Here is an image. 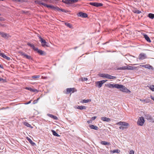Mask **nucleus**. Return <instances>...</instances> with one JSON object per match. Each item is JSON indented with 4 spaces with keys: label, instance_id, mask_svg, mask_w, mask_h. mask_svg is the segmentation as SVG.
<instances>
[{
    "label": "nucleus",
    "instance_id": "26",
    "mask_svg": "<svg viewBox=\"0 0 154 154\" xmlns=\"http://www.w3.org/2000/svg\"><path fill=\"white\" fill-rule=\"evenodd\" d=\"M90 101H91L90 99L83 100L80 101V103H87Z\"/></svg>",
    "mask_w": 154,
    "mask_h": 154
},
{
    "label": "nucleus",
    "instance_id": "64",
    "mask_svg": "<svg viewBox=\"0 0 154 154\" xmlns=\"http://www.w3.org/2000/svg\"><path fill=\"white\" fill-rule=\"evenodd\" d=\"M122 67V68H123V67H125H125Z\"/></svg>",
    "mask_w": 154,
    "mask_h": 154
},
{
    "label": "nucleus",
    "instance_id": "34",
    "mask_svg": "<svg viewBox=\"0 0 154 154\" xmlns=\"http://www.w3.org/2000/svg\"><path fill=\"white\" fill-rule=\"evenodd\" d=\"M149 17L152 19H153L154 18V14L149 13L148 14Z\"/></svg>",
    "mask_w": 154,
    "mask_h": 154
},
{
    "label": "nucleus",
    "instance_id": "5",
    "mask_svg": "<svg viewBox=\"0 0 154 154\" xmlns=\"http://www.w3.org/2000/svg\"><path fill=\"white\" fill-rule=\"evenodd\" d=\"M39 38L40 39V41L41 42L42 46L44 47H48V46L46 44L47 42L45 40L43 39L40 36H38Z\"/></svg>",
    "mask_w": 154,
    "mask_h": 154
},
{
    "label": "nucleus",
    "instance_id": "41",
    "mask_svg": "<svg viewBox=\"0 0 154 154\" xmlns=\"http://www.w3.org/2000/svg\"><path fill=\"white\" fill-rule=\"evenodd\" d=\"M129 154H134V151L133 150H131L129 152Z\"/></svg>",
    "mask_w": 154,
    "mask_h": 154
},
{
    "label": "nucleus",
    "instance_id": "13",
    "mask_svg": "<svg viewBox=\"0 0 154 154\" xmlns=\"http://www.w3.org/2000/svg\"><path fill=\"white\" fill-rule=\"evenodd\" d=\"M101 119L103 121H106L108 122H109L111 121V119H110L106 117H102Z\"/></svg>",
    "mask_w": 154,
    "mask_h": 154
},
{
    "label": "nucleus",
    "instance_id": "60",
    "mask_svg": "<svg viewBox=\"0 0 154 154\" xmlns=\"http://www.w3.org/2000/svg\"><path fill=\"white\" fill-rule=\"evenodd\" d=\"M0 26H3V25L0 23Z\"/></svg>",
    "mask_w": 154,
    "mask_h": 154
},
{
    "label": "nucleus",
    "instance_id": "22",
    "mask_svg": "<svg viewBox=\"0 0 154 154\" xmlns=\"http://www.w3.org/2000/svg\"><path fill=\"white\" fill-rule=\"evenodd\" d=\"M47 115L49 117L51 118L54 119L55 120H57L58 119V118L57 117H56V116H54V115H53L48 114H47Z\"/></svg>",
    "mask_w": 154,
    "mask_h": 154
},
{
    "label": "nucleus",
    "instance_id": "7",
    "mask_svg": "<svg viewBox=\"0 0 154 154\" xmlns=\"http://www.w3.org/2000/svg\"><path fill=\"white\" fill-rule=\"evenodd\" d=\"M147 58V56L146 54L143 53H140L138 59L139 60H143Z\"/></svg>",
    "mask_w": 154,
    "mask_h": 154
},
{
    "label": "nucleus",
    "instance_id": "51",
    "mask_svg": "<svg viewBox=\"0 0 154 154\" xmlns=\"http://www.w3.org/2000/svg\"><path fill=\"white\" fill-rule=\"evenodd\" d=\"M37 101H38L36 100H34V101L33 102V104H35L36 103H37Z\"/></svg>",
    "mask_w": 154,
    "mask_h": 154
},
{
    "label": "nucleus",
    "instance_id": "4",
    "mask_svg": "<svg viewBox=\"0 0 154 154\" xmlns=\"http://www.w3.org/2000/svg\"><path fill=\"white\" fill-rule=\"evenodd\" d=\"M107 80H103L99 81L96 82H95L96 86L99 88H100L103 84Z\"/></svg>",
    "mask_w": 154,
    "mask_h": 154
},
{
    "label": "nucleus",
    "instance_id": "52",
    "mask_svg": "<svg viewBox=\"0 0 154 154\" xmlns=\"http://www.w3.org/2000/svg\"><path fill=\"white\" fill-rule=\"evenodd\" d=\"M30 47L32 48H33V49L34 48V47H35L34 46L32 45V44H31V45H30Z\"/></svg>",
    "mask_w": 154,
    "mask_h": 154
},
{
    "label": "nucleus",
    "instance_id": "30",
    "mask_svg": "<svg viewBox=\"0 0 154 154\" xmlns=\"http://www.w3.org/2000/svg\"><path fill=\"white\" fill-rule=\"evenodd\" d=\"M140 66H141L143 67H152L151 66H150L149 64H146V65H140Z\"/></svg>",
    "mask_w": 154,
    "mask_h": 154
},
{
    "label": "nucleus",
    "instance_id": "44",
    "mask_svg": "<svg viewBox=\"0 0 154 154\" xmlns=\"http://www.w3.org/2000/svg\"><path fill=\"white\" fill-rule=\"evenodd\" d=\"M33 49L35 51H37V52H38V50H39L38 49V48H35V47H34Z\"/></svg>",
    "mask_w": 154,
    "mask_h": 154
},
{
    "label": "nucleus",
    "instance_id": "19",
    "mask_svg": "<svg viewBox=\"0 0 154 154\" xmlns=\"http://www.w3.org/2000/svg\"><path fill=\"white\" fill-rule=\"evenodd\" d=\"M75 108L76 109H77L80 110H82L83 109H86V107L85 106H78L76 107H75Z\"/></svg>",
    "mask_w": 154,
    "mask_h": 154
},
{
    "label": "nucleus",
    "instance_id": "42",
    "mask_svg": "<svg viewBox=\"0 0 154 154\" xmlns=\"http://www.w3.org/2000/svg\"><path fill=\"white\" fill-rule=\"evenodd\" d=\"M146 119H149V120H152V118L150 116H148L146 117Z\"/></svg>",
    "mask_w": 154,
    "mask_h": 154
},
{
    "label": "nucleus",
    "instance_id": "61",
    "mask_svg": "<svg viewBox=\"0 0 154 154\" xmlns=\"http://www.w3.org/2000/svg\"><path fill=\"white\" fill-rule=\"evenodd\" d=\"M43 77H42V79H43H43H45V77H44V78H43Z\"/></svg>",
    "mask_w": 154,
    "mask_h": 154
},
{
    "label": "nucleus",
    "instance_id": "43",
    "mask_svg": "<svg viewBox=\"0 0 154 154\" xmlns=\"http://www.w3.org/2000/svg\"><path fill=\"white\" fill-rule=\"evenodd\" d=\"M51 5H48L46 4L45 5V6L46 7L48 8H50Z\"/></svg>",
    "mask_w": 154,
    "mask_h": 154
},
{
    "label": "nucleus",
    "instance_id": "16",
    "mask_svg": "<svg viewBox=\"0 0 154 154\" xmlns=\"http://www.w3.org/2000/svg\"><path fill=\"white\" fill-rule=\"evenodd\" d=\"M75 89V88H67V89H66L67 93V94L69 93L72 91V93H73Z\"/></svg>",
    "mask_w": 154,
    "mask_h": 154
},
{
    "label": "nucleus",
    "instance_id": "63",
    "mask_svg": "<svg viewBox=\"0 0 154 154\" xmlns=\"http://www.w3.org/2000/svg\"><path fill=\"white\" fill-rule=\"evenodd\" d=\"M139 66H137V67H138Z\"/></svg>",
    "mask_w": 154,
    "mask_h": 154
},
{
    "label": "nucleus",
    "instance_id": "50",
    "mask_svg": "<svg viewBox=\"0 0 154 154\" xmlns=\"http://www.w3.org/2000/svg\"><path fill=\"white\" fill-rule=\"evenodd\" d=\"M96 116H94L91 118V119L93 120H94L96 118Z\"/></svg>",
    "mask_w": 154,
    "mask_h": 154
},
{
    "label": "nucleus",
    "instance_id": "24",
    "mask_svg": "<svg viewBox=\"0 0 154 154\" xmlns=\"http://www.w3.org/2000/svg\"><path fill=\"white\" fill-rule=\"evenodd\" d=\"M116 76H112L108 74L107 79H116Z\"/></svg>",
    "mask_w": 154,
    "mask_h": 154
},
{
    "label": "nucleus",
    "instance_id": "10",
    "mask_svg": "<svg viewBox=\"0 0 154 154\" xmlns=\"http://www.w3.org/2000/svg\"><path fill=\"white\" fill-rule=\"evenodd\" d=\"M0 35H1L2 37L6 38H8L9 36L8 34L2 32H0Z\"/></svg>",
    "mask_w": 154,
    "mask_h": 154
},
{
    "label": "nucleus",
    "instance_id": "37",
    "mask_svg": "<svg viewBox=\"0 0 154 154\" xmlns=\"http://www.w3.org/2000/svg\"><path fill=\"white\" fill-rule=\"evenodd\" d=\"M149 88L150 89H151L152 91H154V85H152L150 86L149 87Z\"/></svg>",
    "mask_w": 154,
    "mask_h": 154
},
{
    "label": "nucleus",
    "instance_id": "31",
    "mask_svg": "<svg viewBox=\"0 0 154 154\" xmlns=\"http://www.w3.org/2000/svg\"><path fill=\"white\" fill-rule=\"evenodd\" d=\"M52 132L53 135H54V136L57 137H59L60 136L54 130H52Z\"/></svg>",
    "mask_w": 154,
    "mask_h": 154
},
{
    "label": "nucleus",
    "instance_id": "14",
    "mask_svg": "<svg viewBox=\"0 0 154 154\" xmlns=\"http://www.w3.org/2000/svg\"><path fill=\"white\" fill-rule=\"evenodd\" d=\"M25 89L26 90H29L30 91L33 92H38V91L36 89L32 88H31L30 87H26L25 88Z\"/></svg>",
    "mask_w": 154,
    "mask_h": 154
},
{
    "label": "nucleus",
    "instance_id": "17",
    "mask_svg": "<svg viewBox=\"0 0 154 154\" xmlns=\"http://www.w3.org/2000/svg\"><path fill=\"white\" fill-rule=\"evenodd\" d=\"M50 8L51 9L54 10L55 11H59V10H60L59 8L57 7H54L53 5H51Z\"/></svg>",
    "mask_w": 154,
    "mask_h": 154
},
{
    "label": "nucleus",
    "instance_id": "49",
    "mask_svg": "<svg viewBox=\"0 0 154 154\" xmlns=\"http://www.w3.org/2000/svg\"><path fill=\"white\" fill-rule=\"evenodd\" d=\"M140 101H142V102H145V99H143V100H142V99H140Z\"/></svg>",
    "mask_w": 154,
    "mask_h": 154
},
{
    "label": "nucleus",
    "instance_id": "21",
    "mask_svg": "<svg viewBox=\"0 0 154 154\" xmlns=\"http://www.w3.org/2000/svg\"><path fill=\"white\" fill-rule=\"evenodd\" d=\"M143 35H144V38H145L146 40L148 42H151L150 39L147 35H146V34H144Z\"/></svg>",
    "mask_w": 154,
    "mask_h": 154
},
{
    "label": "nucleus",
    "instance_id": "27",
    "mask_svg": "<svg viewBox=\"0 0 154 154\" xmlns=\"http://www.w3.org/2000/svg\"><path fill=\"white\" fill-rule=\"evenodd\" d=\"M27 139V140L29 141V143L31 144L33 146L35 144V143L33 142L32 140L29 137H27L26 138Z\"/></svg>",
    "mask_w": 154,
    "mask_h": 154
},
{
    "label": "nucleus",
    "instance_id": "54",
    "mask_svg": "<svg viewBox=\"0 0 154 154\" xmlns=\"http://www.w3.org/2000/svg\"><path fill=\"white\" fill-rule=\"evenodd\" d=\"M59 11H63V12H66V11H65V10L64 9H61Z\"/></svg>",
    "mask_w": 154,
    "mask_h": 154
},
{
    "label": "nucleus",
    "instance_id": "47",
    "mask_svg": "<svg viewBox=\"0 0 154 154\" xmlns=\"http://www.w3.org/2000/svg\"><path fill=\"white\" fill-rule=\"evenodd\" d=\"M92 121L91 120H90L88 121H87V122L88 123H90L92 122Z\"/></svg>",
    "mask_w": 154,
    "mask_h": 154
},
{
    "label": "nucleus",
    "instance_id": "45",
    "mask_svg": "<svg viewBox=\"0 0 154 154\" xmlns=\"http://www.w3.org/2000/svg\"><path fill=\"white\" fill-rule=\"evenodd\" d=\"M125 128L124 127H123V126H121L119 127V128L121 130H123Z\"/></svg>",
    "mask_w": 154,
    "mask_h": 154
},
{
    "label": "nucleus",
    "instance_id": "12",
    "mask_svg": "<svg viewBox=\"0 0 154 154\" xmlns=\"http://www.w3.org/2000/svg\"><path fill=\"white\" fill-rule=\"evenodd\" d=\"M117 125H122L124 126H128L129 124L128 123H126L125 122H119L117 123Z\"/></svg>",
    "mask_w": 154,
    "mask_h": 154
},
{
    "label": "nucleus",
    "instance_id": "32",
    "mask_svg": "<svg viewBox=\"0 0 154 154\" xmlns=\"http://www.w3.org/2000/svg\"><path fill=\"white\" fill-rule=\"evenodd\" d=\"M37 52L41 55H44L45 54L44 51L42 50H39Z\"/></svg>",
    "mask_w": 154,
    "mask_h": 154
},
{
    "label": "nucleus",
    "instance_id": "39",
    "mask_svg": "<svg viewBox=\"0 0 154 154\" xmlns=\"http://www.w3.org/2000/svg\"><path fill=\"white\" fill-rule=\"evenodd\" d=\"M145 103H149L150 102V100L149 99H148L147 98L145 99Z\"/></svg>",
    "mask_w": 154,
    "mask_h": 154
},
{
    "label": "nucleus",
    "instance_id": "23",
    "mask_svg": "<svg viewBox=\"0 0 154 154\" xmlns=\"http://www.w3.org/2000/svg\"><path fill=\"white\" fill-rule=\"evenodd\" d=\"M90 128L91 129H94L95 130H97L99 128L97 126H95L93 125H91L90 126Z\"/></svg>",
    "mask_w": 154,
    "mask_h": 154
},
{
    "label": "nucleus",
    "instance_id": "46",
    "mask_svg": "<svg viewBox=\"0 0 154 154\" xmlns=\"http://www.w3.org/2000/svg\"><path fill=\"white\" fill-rule=\"evenodd\" d=\"M39 5H43L44 6H45V5L46 4H45V3H43L41 1H40V2H39Z\"/></svg>",
    "mask_w": 154,
    "mask_h": 154
},
{
    "label": "nucleus",
    "instance_id": "33",
    "mask_svg": "<svg viewBox=\"0 0 154 154\" xmlns=\"http://www.w3.org/2000/svg\"><path fill=\"white\" fill-rule=\"evenodd\" d=\"M133 11L134 13L137 14H140L141 13V11L135 9L133 10Z\"/></svg>",
    "mask_w": 154,
    "mask_h": 154
},
{
    "label": "nucleus",
    "instance_id": "8",
    "mask_svg": "<svg viewBox=\"0 0 154 154\" xmlns=\"http://www.w3.org/2000/svg\"><path fill=\"white\" fill-rule=\"evenodd\" d=\"M119 84H108V86L109 88H118Z\"/></svg>",
    "mask_w": 154,
    "mask_h": 154
},
{
    "label": "nucleus",
    "instance_id": "57",
    "mask_svg": "<svg viewBox=\"0 0 154 154\" xmlns=\"http://www.w3.org/2000/svg\"><path fill=\"white\" fill-rule=\"evenodd\" d=\"M31 102V100L29 101L28 103H27L26 104H28L30 103Z\"/></svg>",
    "mask_w": 154,
    "mask_h": 154
},
{
    "label": "nucleus",
    "instance_id": "28",
    "mask_svg": "<svg viewBox=\"0 0 154 154\" xmlns=\"http://www.w3.org/2000/svg\"><path fill=\"white\" fill-rule=\"evenodd\" d=\"M101 144L103 145H109L110 144V143H109L104 141H102L101 142Z\"/></svg>",
    "mask_w": 154,
    "mask_h": 154
},
{
    "label": "nucleus",
    "instance_id": "2",
    "mask_svg": "<svg viewBox=\"0 0 154 154\" xmlns=\"http://www.w3.org/2000/svg\"><path fill=\"white\" fill-rule=\"evenodd\" d=\"M144 122L145 120L144 118L143 117L141 116L138 119L137 123V125H139L142 126L143 125Z\"/></svg>",
    "mask_w": 154,
    "mask_h": 154
},
{
    "label": "nucleus",
    "instance_id": "25",
    "mask_svg": "<svg viewBox=\"0 0 154 154\" xmlns=\"http://www.w3.org/2000/svg\"><path fill=\"white\" fill-rule=\"evenodd\" d=\"M2 57H3V58H5L6 60H10V58L9 57H8L7 56L5 55L4 53H2V55H1Z\"/></svg>",
    "mask_w": 154,
    "mask_h": 154
},
{
    "label": "nucleus",
    "instance_id": "55",
    "mask_svg": "<svg viewBox=\"0 0 154 154\" xmlns=\"http://www.w3.org/2000/svg\"><path fill=\"white\" fill-rule=\"evenodd\" d=\"M39 2H40V1H36L35 2V3H38V4H39Z\"/></svg>",
    "mask_w": 154,
    "mask_h": 154
},
{
    "label": "nucleus",
    "instance_id": "38",
    "mask_svg": "<svg viewBox=\"0 0 154 154\" xmlns=\"http://www.w3.org/2000/svg\"><path fill=\"white\" fill-rule=\"evenodd\" d=\"M119 152H120V151L118 149H116L115 150H113L112 151V152L113 153H114L115 152L119 153Z\"/></svg>",
    "mask_w": 154,
    "mask_h": 154
},
{
    "label": "nucleus",
    "instance_id": "56",
    "mask_svg": "<svg viewBox=\"0 0 154 154\" xmlns=\"http://www.w3.org/2000/svg\"><path fill=\"white\" fill-rule=\"evenodd\" d=\"M32 44H30L29 43H28L27 44V45L29 46H30V45H31Z\"/></svg>",
    "mask_w": 154,
    "mask_h": 154
},
{
    "label": "nucleus",
    "instance_id": "1",
    "mask_svg": "<svg viewBox=\"0 0 154 154\" xmlns=\"http://www.w3.org/2000/svg\"><path fill=\"white\" fill-rule=\"evenodd\" d=\"M118 89H120V90L123 92L126 93H129L130 92V91L128 89L124 86L119 84L118 88Z\"/></svg>",
    "mask_w": 154,
    "mask_h": 154
},
{
    "label": "nucleus",
    "instance_id": "62",
    "mask_svg": "<svg viewBox=\"0 0 154 154\" xmlns=\"http://www.w3.org/2000/svg\"><path fill=\"white\" fill-rule=\"evenodd\" d=\"M39 99V98H38L37 100H37V101H38V100Z\"/></svg>",
    "mask_w": 154,
    "mask_h": 154
},
{
    "label": "nucleus",
    "instance_id": "11",
    "mask_svg": "<svg viewBox=\"0 0 154 154\" xmlns=\"http://www.w3.org/2000/svg\"><path fill=\"white\" fill-rule=\"evenodd\" d=\"M78 16H80L82 17L86 18L88 16L87 14L85 13H84L82 12H80L78 14Z\"/></svg>",
    "mask_w": 154,
    "mask_h": 154
},
{
    "label": "nucleus",
    "instance_id": "20",
    "mask_svg": "<svg viewBox=\"0 0 154 154\" xmlns=\"http://www.w3.org/2000/svg\"><path fill=\"white\" fill-rule=\"evenodd\" d=\"M108 74H107L100 73L99 75L100 77L107 79Z\"/></svg>",
    "mask_w": 154,
    "mask_h": 154
},
{
    "label": "nucleus",
    "instance_id": "3",
    "mask_svg": "<svg viewBox=\"0 0 154 154\" xmlns=\"http://www.w3.org/2000/svg\"><path fill=\"white\" fill-rule=\"evenodd\" d=\"M128 60L131 62H134L136 61H138V58L136 57L132 56H128Z\"/></svg>",
    "mask_w": 154,
    "mask_h": 154
},
{
    "label": "nucleus",
    "instance_id": "35",
    "mask_svg": "<svg viewBox=\"0 0 154 154\" xmlns=\"http://www.w3.org/2000/svg\"><path fill=\"white\" fill-rule=\"evenodd\" d=\"M65 24L66 26H67L68 27H69V28H72V25L71 24H70V23H65Z\"/></svg>",
    "mask_w": 154,
    "mask_h": 154
},
{
    "label": "nucleus",
    "instance_id": "18",
    "mask_svg": "<svg viewBox=\"0 0 154 154\" xmlns=\"http://www.w3.org/2000/svg\"><path fill=\"white\" fill-rule=\"evenodd\" d=\"M134 68H117L116 69H115V70H124L125 69H128V70H133L134 69Z\"/></svg>",
    "mask_w": 154,
    "mask_h": 154
},
{
    "label": "nucleus",
    "instance_id": "40",
    "mask_svg": "<svg viewBox=\"0 0 154 154\" xmlns=\"http://www.w3.org/2000/svg\"><path fill=\"white\" fill-rule=\"evenodd\" d=\"M88 80V79L87 78H82V77L81 78V80L82 81H87Z\"/></svg>",
    "mask_w": 154,
    "mask_h": 154
},
{
    "label": "nucleus",
    "instance_id": "59",
    "mask_svg": "<svg viewBox=\"0 0 154 154\" xmlns=\"http://www.w3.org/2000/svg\"><path fill=\"white\" fill-rule=\"evenodd\" d=\"M147 68V69H153V68Z\"/></svg>",
    "mask_w": 154,
    "mask_h": 154
},
{
    "label": "nucleus",
    "instance_id": "9",
    "mask_svg": "<svg viewBox=\"0 0 154 154\" xmlns=\"http://www.w3.org/2000/svg\"><path fill=\"white\" fill-rule=\"evenodd\" d=\"M90 4L97 7H100L103 5L102 4L97 2H91L90 3Z\"/></svg>",
    "mask_w": 154,
    "mask_h": 154
},
{
    "label": "nucleus",
    "instance_id": "29",
    "mask_svg": "<svg viewBox=\"0 0 154 154\" xmlns=\"http://www.w3.org/2000/svg\"><path fill=\"white\" fill-rule=\"evenodd\" d=\"M23 124L27 127L31 128H32V127L31 126V125L28 122H23Z\"/></svg>",
    "mask_w": 154,
    "mask_h": 154
},
{
    "label": "nucleus",
    "instance_id": "36",
    "mask_svg": "<svg viewBox=\"0 0 154 154\" xmlns=\"http://www.w3.org/2000/svg\"><path fill=\"white\" fill-rule=\"evenodd\" d=\"M40 76L39 75H35L32 76V78L33 79H37L40 77Z\"/></svg>",
    "mask_w": 154,
    "mask_h": 154
},
{
    "label": "nucleus",
    "instance_id": "58",
    "mask_svg": "<svg viewBox=\"0 0 154 154\" xmlns=\"http://www.w3.org/2000/svg\"><path fill=\"white\" fill-rule=\"evenodd\" d=\"M3 53H2L1 52V51H0V55L1 56V55H2Z\"/></svg>",
    "mask_w": 154,
    "mask_h": 154
},
{
    "label": "nucleus",
    "instance_id": "6",
    "mask_svg": "<svg viewBox=\"0 0 154 154\" xmlns=\"http://www.w3.org/2000/svg\"><path fill=\"white\" fill-rule=\"evenodd\" d=\"M78 0H63L62 2L66 4H72L76 3L78 2Z\"/></svg>",
    "mask_w": 154,
    "mask_h": 154
},
{
    "label": "nucleus",
    "instance_id": "48",
    "mask_svg": "<svg viewBox=\"0 0 154 154\" xmlns=\"http://www.w3.org/2000/svg\"><path fill=\"white\" fill-rule=\"evenodd\" d=\"M0 81H1V82L3 81L4 82V81H5V80L0 78Z\"/></svg>",
    "mask_w": 154,
    "mask_h": 154
},
{
    "label": "nucleus",
    "instance_id": "53",
    "mask_svg": "<svg viewBox=\"0 0 154 154\" xmlns=\"http://www.w3.org/2000/svg\"><path fill=\"white\" fill-rule=\"evenodd\" d=\"M151 99L154 101V97H152V96H150Z\"/></svg>",
    "mask_w": 154,
    "mask_h": 154
},
{
    "label": "nucleus",
    "instance_id": "15",
    "mask_svg": "<svg viewBox=\"0 0 154 154\" xmlns=\"http://www.w3.org/2000/svg\"><path fill=\"white\" fill-rule=\"evenodd\" d=\"M21 54L24 57L26 58L27 59H31L32 58L30 56L28 55L27 54H26L24 53L23 52H21Z\"/></svg>",
    "mask_w": 154,
    "mask_h": 154
}]
</instances>
